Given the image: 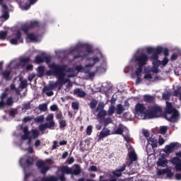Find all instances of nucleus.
<instances>
[{"instance_id": "1", "label": "nucleus", "mask_w": 181, "mask_h": 181, "mask_svg": "<svg viewBox=\"0 0 181 181\" xmlns=\"http://www.w3.org/2000/svg\"><path fill=\"white\" fill-rule=\"evenodd\" d=\"M44 62L48 65L49 70L45 72L46 76H54L57 77L59 86H63L67 83L68 80L66 78V73L67 71V65L52 63V57L44 56Z\"/></svg>"}, {"instance_id": "2", "label": "nucleus", "mask_w": 181, "mask_h": 181, "mask_svg": "<svg viewBox=\"0 0 181 181\" xmlns=\"http://www.w3.org/2000/svg\"><path fill=\"white\" fill-rule=\"evenodd\" d=\"M62 174L58 177V180L66 181V176L64 175H71V179H74L75 176H78L81 173V168L80 165H75V169L69 167V166H62L61 168Z\"/></svg>"}, {"instance_id": "3", "label": "nucleus", "mask_w": 181, "mask_h": 181, "mask_svg": "<svg viewBox=\"0 0 181 181\" xmlns=\"http://www.w3.org/2000/svg\"><path fill=\"white\" fill-rule=\"evenodd\" d=\"M146 117L148 118H158L162 115V107L159 106H151L145 112Z\"/></svg>"}, {"instance_id": "4", "label": "nucleus", "mask_w": 181, "mask_h": 181, "mask_svg": "<svg viewBox=\"0 0 181 181\" xmlns=\"http://www.w3.org/2000/svg\"><path fill=\"white\" fill-rule=\"evenodd\" d=\"M35 163V160L30 156H25L20 159V165L23 168H29Z\"/></svg>"}, {"instance_id": "5", "label": "nucleus", "mask_w": 181, "mask_h": 181, "mask_svg": "<svg viewBox=\"0 0 181 181\" xmlns=\"http://www.w3.org/2000/svg\"><path fill=\"white\" fill-rule=\"evenodd\" d=\"M176 156L171 159V163L174 165L176 172H181V152L176 153Z\"/></svg>"}, {"instance_id": "6", "label": "nucleus", "mask_w": 181, "mask_h": 181, "mask_svg": "<svg viewBox=\"0 0 181 181\" xmlns=\"http://www.w3.org/2000/svg\"><path fill=\"white\" fill-rule=\"evenodd\" d=\"M36 166L42 175H46V173H47L50 170V167L49 165H46V163H45L43 160L37 161Z\"/></svg>"}, {"instance_id": "7", "label": "nucleus", "mask_w": 181, "mask_h": 181, "mask_svg": "<svg viewBox=\"0 0 181 181\" xmlns=\"http://www.w3.org/2000/svg\"><path fill=\"white\" fill-rule=\"evenodd\" d=\"M135 61L138 63L139 66H145L148 63V55L141 54L134 57Z\"/></svg>"}, {"instance_id": "8", "label": "nucleus", "mask_w": 181, "mask_h": 181, "mask_svg": "<svg viewBox=\"0 0 181 181\" xmlns=\"http://www.w3.org/2000/svg\"><path fill=\"white\" fill-rule=\"evenodd\" d=\"M55 125L56 123L54 122H46L42 124H40L38 127V129L43 132V131H45V129H54Z\"/></svg>"}, {"instance_id": "9", "label": "nucleus", "mask_w": 181, "mask_h": 181, "mask_svg": "<svg viewBox=\"0 0 181 181\" xmlns=\"http://www.w3.org/2000/svg\"><path fill=\"white\" fill-rule=\"evenodd\" d=\"M12 71L11 70H5V71H1L0 73L2 79L5 80L6 81H11L12 80Z\"/></svg>"}, {"instance_id": "10", "label": "nucleus", "mask_w": 181, "mask_h": 181, "mask_svg": "<svg viewBox=\"0 0 181 181\" xmlns=\"http://www.w3.org/2000/svg\"><path fill=\"white\" fill-rule=\"evenodd\" d=\"M126 168L127 165L123 164L122 166L117 168L115 170L112 171V173L113 176H115L116 177H121L122 176V172H124Z\"/></svg>"}, {"instance_id": "11", "label": "nucleus", "mask_w": 181, "mask_h": 181, "mask_svg": "<svg viewBox=\"0 0 181 181\" xmlns=\"http://www.w3.org/2000/svg\"><path fill=\"white\" fill-rule=\"evenodd\" d=\"M8 6L6 5H3V8L1 10V19L5 22L9 19V11H8Z\"/></svg>"}, {"instance_id": "12", "label": "nucleus", "mask_w": 181, "mask_h": 181, "mask_svg": "<svg viewBox=\"0 0 181 181\" xmlns=\"http://www.w3.org/2000/svg\"><path fill=\"white\" fill-rule=\"evenodd\" d=\"M171 114L172 115L170 117H168V115H165V119H167V121H169V122H175V120L179 118V111L175 109V110H173V112Z\"/></svg>"}, {"instance_id": "13", "label": "nucleus", "mask_w": 181, "mask_h": 181, "mask_svg": "<svg viewBox=\"0 0 181 181\" xmlns=\"http://www.w3.org/2000/svg\"><path fill=\"white\" fill-rule=\"evenodd\" d=\"M146 107L144 103H137L135 106V112L136 114H145Z\"/></svg>"}, {"instance_id": "14", "label": "nucleus", "mask_w": 181, "mask_h": 181, "mask_svg": "<svg viewBox=\"0 0 181 181\" xmlns=\"http://www.w3.org/2000/svg\"><path fill=\"white\" fill-rule=\"evenodd\" d=\"M177 145H179L177 143H171L170 145L165 146L164 152L165 153H172Z\"/></svg>"}, {"instance_id": "15", "label": "nucleus", "mask_w": 181, "mask_h": 181, "mask_svg": "<svg viewBox=\"0 0 181 181\" xmlns=\"http://www.w3.org/2000/svg\"><path fill=\"white\" fill-rule=\"evenodd\" d=\"M175 108L173 107V105L170 102H166V106L165 108L164 117L168 115V114H172L173 111H175Z\"/></svg>"}, {"instance_id": "16", "label": "nucleus", "mask_w": 181, "mask_h": 181, "mask_svg": "<svg viewBox=\"0 0 181 181\" xmlns=\"http://www.w3.org/2000/svg\"><path fill=\"white\" fill-rule=\"evenodd\" d=\"M109 135H111V131L107 127H104L100 132L98 139H103V138H107Z\"/></svg>"}, {"instance_id": "17", "label": "nucleus", "mask_w": 181, "mask_h": 181, "mask_svg": "<svg viewBox=\"0 0 181 181\" xmlns=\"http://www.w3.org/2000/svg\"><path fill=\"white\" fill-rule=\"evenodd\" d=\"M74 95H77V97H79L80 98H84L86 95H87V93L86 91L83 90L81 88H76L74 90Z\"/></svg>"}, {"instance_id": "18", "label": "nucleus", "mask_w": 181, "mask_h": 181, "mask_svg": "<svg viewBox=\"0 0 181 181\" xmlns=\"http://www.w3.org/2000/svg\"><path fill=\"white\" fill-rule=\"evenodd\" d=\"M57 86H59L57 82L51 83L49 84V86H45L42 91H50L52 90H54V88H57Z\"/></svg>"}, {"instance_id": "19", "label": "nucleus", "mask_w": 181, "mask_h": 181, "mask_svg": "<svg viewBox=\"0 0 181 181\" xmlns=\"http://www.w3.org/2000/svg\"><path fill=\"white\" fill-rule=\"evenodd\" d=\"M162 53V47H158L156 48V52L151 55V58L153 60H158L159 59V54Z\"/></svg>"}, {"instance_id": "20", "label": "nucleus", "mask_w": 181, "mask_h": 181, "mask_svg": "<svg viewBox=\"0 0 181 181\" xmlns=\"http://www.w3.org/2000/svg\"><path fill=\"white\" fill-rule=\"evenodd\" d=\"M22 32H24L25 35L29 34V30H30V25H29V23H26L25 24H23L21 28Z\"/></svg>"}, {"instance_id": "21", "label": "nucleus", "mask_w": 181, "mask_h": 181, "mask_svg": "<svg viewBox=\"0 0 181 181\" xmlns=\"http://www.w3.org/2000/svg\"><path fill=\"white\" fill-rule=\"evenodd\" d=\"M100 122L103 123L104 127H108L110 124H112V118L103 117V119H100Z\"/></svg>"}, {"instance_id": "22", "label": "nucleus", "mask_w": 181, "mask_h": 181, "mask_svg": "<svg viewBox=\"0 0 181 181\" xmlns=\"http://www.w3.org/2000/svg\"><path fill=\"white\" fill-rule=\"evenodd\" d=\"M144 103H149L150 104H151L152 103H153V101H155V97L151 95H144Z\"/></svg>"}, {"instance_id": "23", "label": "nucleus", "mask_w": 181, "mask_h": 181, "mask_svg": "<svg viewBox=\"0 0 181 181\" xmlns=\"http://www.w3.org/2000/svg\"><path fill=\"white\" fill-rule=\"evenodd\" d=\"M129 159L131 162H136L138 160V156H136L135 151H130L129 153Z\"/></svg>"}, {"instance_id": "24", "label": "nucleus", "mask_w": 181, "mask_h": 181, "mask_svg": "<svg viewBox=\"0 0 181 181\" xmlns=\"http://www.w3.org/2000/svg\"><path fill=\"white\" fill-rule=\"evenodd\" d=\"M148 142H151V146L153 149H155V148H158V140L153 137H150L148 139Z\"/></svg>"}, {"instance_id": "25", "label": "nucleus", "mask_w": 181, "mask_h": 181, "mask_svg": "<svg viewBox=\"0 0 181 181\" xmlns=\"http://www.w3.org/2000/svg\"><path fill=\"white\" fill-rule=\"evenodd\" d=\"M28 25L31 29H33L35 28H39V26H40V23L37 21H32L28 23Z\"/></svg>"}, {"instance_id": "26", "label": "nucleus", "mask_w": 181, "mask_h": 181, "mask_svg": "<svg viewBox=\"0 0 181 181\" xmlns=\"http://www.w3.org/2000/svg\"><path fill=\"white\" fill-rule=\"evenodd\" d=\"M27 37L28 40H30V42L35 43L37 42V37H36L33 33L27 34Z\"/></svg>"}, {"instance_id": "27", "label": "nucleus", "mask_w": 181, "mask_h": 181, "mask_svg": "<svg viewBox=\"0 0 181 181\" xmlns=\"http://www.w3.org/2000/svg\"><path fill=\"white\" fill-rule=\"evenodd\" d=\"M124 110H125L124 109V106H122V104L117 105L116 114H117V115H121V114H122Z\"/></svg>"}, {"instance_id": "28", "label": "nucleus", "mask_w": 181, "mask_h": 181, "mask_svg": "<svg viewBox=\"0 0 181 181\" xmlns=\"http://www.w3.org/2000/svg\"><path fill=\"white\" fill-rule=\"evenodd\" d=\"M45 56L42 55H37L35 57V62L37 63V64H40V63H44L45 62Z\"/></svg>"}, {"instance_id": "29", "label": "nucleus", "mask_w": 181, "mask_h": 181, "mask_svg": "<svg viewBox=\"0 0 181 181\" xmlns=\"http://www.w3.org/2000/svg\"><path fill=\"white\" fill-rule=\"evenodd\" d=\"M45 68L43 66H40L37 68V71H38V77H43L45 76Z\"/></svg>"}, {"instance_id": "30", "label": "nucleus", "mask_w": 181, "mask_h": 181, "mask_svg": "<svg viewBox=\"0 0 181 181\" xmlns=\"http://www.w3.org/2000/svg\"><path fill=\"white\" fill-rule=\"evenodd\" d=\"M94 64H88L83 67V73H86V74H88V73L90 72L91 70V67H93Z\"/></svg>"}, {"instance_id": "31", "label": "nucleus", "mask_w": 181, "mask_h": 181, "mask_svg": "<svg viewBox=\"0 0 181 181\" xmlns=\"http://www.w3.org/2000/svg\"><path fill=\"white\" fill-rule=\"evenodd\" d=\"M181 93V86H177V89L173 91V93H172V95H173V97H179V95L180 96V93Z\"/></svg>"}, {"instance_id": "32", "label": "nucleus", "mask_w": 181, "mask_h": 181, "mask_svg": "<svg viewBox=\"0 0 181 181\" xmlns=\"http://www.w3.org/2000/svg\"><path fill=\"white\" fill-rule=\"evenodd\" d=\"M104 107H105L104 103L100 102L98 105V107L95 110V112H98L99 111L104 110Z\"/></svg>"}, {"instance_id": "33", "label": "nucleus", "mask_w": 181, "mask_h": 181, "mask_svg": "<svg viewBox=\"0 0 181 181\" xmlns=\"http://www.w3.org/2000/svg\"><path fill=\"white\" fill-rule=\"evenodd\" d=\"M115 112V106L114 105H111L109 107V109L107 110V115H112Z\"/></svg>"}, {"instance_id": "34", "label": "nucleus", "mask_w": 181, "mask_h": 181, "mask_svg": "<svg viewBox=\"0 0 181 181\" xmlns=\"http://www.w3.org/2000/svg\"><path fill=\"white\" fill-rule=\"evenodd\" d=\"M105 115H107V111L105 110L98 111V117L100 118V119L105 118Z\"/></svg>"}, {"instance_id": "35", "label": "nucleus", "mask_w": 181, "mask_h": 181, "mask_svg": "<svg viewBox=\"0 0 181 181\" xmlns=\"http://www.w3.org/2000/svg\"><path fill=\"white\" fill-rule=\"evenodd\" d=\"M15 38L17 39L18 42H23V39L22 38V33H21L20 30H18L16 32Z\"/></svg>"}, {"instance_id": "36", "label": "nucleus", "mask_w": 181, "mask_h": 181, "mask_svg": "<svg viewBox=\"0 0 181 181\" xmlns=\"http://www.w3.org/2000/svg\"><path fill=\"white\" fill-rule=\"evenodd\" d=\"M115 135H122L124 134V128L121 126H119L115 131Z\"/></svg>"}, {"instance_id": "37", "label": "nucleus", "mask_w": 181, "mask_h": 181, "mask_svg": "<svg viewBox=\"0 0 181 181\" xmlns=\"http://www.w3.org/2000/svg\"><path fill=\"white\" fill-rule=\"evenodd\" d=\"M8 36V31H0V40H5Z\"/></svg>"}, {"instance_id": "38", "label": "nucleus", "mask_w": 181, "mask_h": 181, "mask_svg": "<svg viewBox=\"0 0 181 181\" xmlns=\"http://www.w3.org/2000/svg\"><path fill=\"white\" fill-rule=\"evenodd\" d=\"M98 104V102L96 100H93L90 103L89 106L91 110H94L95 107H97V105Z\"/></svg>"}, {"instance_id": "39", "label": "nucleus", "mask_w": 181, "mask_h": 181, "mask_svg": "<svg viewBox=\"0 0 181 181\" xmlns=\"http://www.w3.org/2000/svg\"><path fill=\"white\" fill-rule=\"evenodd\" d=\"M7 91H9V88H6L5 92H4L1 94V97H0L1 100H4V101H5V98H6V97H8V92Z\"/></svg>"}, {"instance_id": "40", "label": "nucleus", "mask_w": 181, "mask_h": 181, "mask_svg": "<svg viewBox=\"0 0 181 181\" xmlns=\"http://www.w3.org/2000/svg\"><path fill=\"white\" fill-rule=\"evenodd\" d=\"M40 111H47V104L46 103H43V104H41V105H39V107H38Z\"/></svg>"}, {"instance_id": "41", "label": "nucleus", "mask_w": 181, "mask_h": 181, "mask_svg": "<svg viewBox=\"0 0 181 181\" xmlns=\"http://www.w3.org/2000/svg\"><path fill=\"white\" fill-rule=\"evenodd\" d=\"M32 132V135H33V139H36V138H39V131L38 130H36V129H33L31 131Z\"/></svg>"}, {"instance_id": "42", "label": "nucleus", "mask_w": 181, "mask_h": 181, "mask_svg": "<svg viewBox=\"0 0 181 181\" xmlns=\"http://www.w3.org/2000/svg\"><path fill=\"white\" fill-rule=\"evenodd\" d=\"M30 132L24 133V135L21 136V139L23 141H26L27 139H29V138H32L31 136H30Z\"/></svg>"}, {"instance_id": "43", "label": "nucleus", "mask_w": 181, "mask_h": 181, "mask_svg": "<svg viewBox=\"0 0 181 181\" xmlns=\"http://www.w3.org/2000/svg\"><path fill=\"white\" fill-rule=\"evenodd\" d=\"M54 117V116L53 115V114H49L47 116L45 119L46 121H47V122H54V121L53 120Z\"/></svg>"}, {"instance_id": "44", "label": "nucleus", "mask_w": 181, "mask_h": 181, "mask_svg": "<svg viewBox=\"0 0 181 181\" xmlns=\"http://www.w3.org/2000/svg\"><path fill=\"white\" fill-rule=\"evenodd\" d=\"M5 103H6V105L12 107V105H13V100H12V98H8Z\"/></svg>"}, {"instance_id": "45", "label": "nucleus", "mask_w": 181, "mask_h": 181, "mask_svg": "<svg viewBox=\"0 0 181 181\" xmlns=\"http://www.w3.org/2000/svg\"><path fill=\"white\" fill-rule=\"evenodd\" d=\"M153 66L159 67L162 64V61L159 59H154L152 63Z\"/></svg>"}, {"instance_id": "46", "label": "nucleus", "mask_w": 181, "mask_h": 181, "mask_svg": "<svg viewBox=\"0 0 181 181\" xmlns=\"http://www.w3.org/2000/svg\"><path fill=\"white\" fill-rule=\"evenodd\" d=\"M142 67L143 66H139V68L136 70V75L137 77L141 76V74H142Z\"/></svg>"}, {"instance_id": "47", "label": "nucleus", "mask_w": 181, "mask_h": 181, "mask_svg": "<svg viewBox=\"0 0 181 181\" xmlns=\"http://www.w3.org/2000/svg\"><path fill=\"white\" fill-rule=\"evenodd\" d=\"M76 46H91V44L88 43V42H83L81 41H78Z\"/></svg>"}, {"instance_id": "48", "label": "nucleus", "mask_w": 181, "mask_h": 181, "mask_svg": "<svg viewBox=\"0 0 181 181\" xmlns=\"http://www.w3.org/2000/svg\"><path fill=\"white\" fill-rule=\"evenodd\" d=\"M67 127V123L66 122V120L62 119L59 122V128L62 129V128H64Z\"/></svg>"}, {"instance_id": "49", "label": "nucleus", "mask_w": 181, "mask_h": 181, "mask_svg": "<svg viewBox=\"0 0 181 181\" xmlns=\"http://www.w3.org/2000/svg\"><path fill=\"white\" fill-rule=\"evenodd\" d=\"M92 132H93V126L91 125L88 126V127L86 128V135L90 136L91 135Z\"/></svg>"}, {"instance_id": "50", "label": "nucleus", "mask_w": 181, "mask_h": 181, "mask_svg": "<svg viewBox=\"0 0 181 181\" xmlns=\"http://www.w3.org/2000/svg\"><path fill=\"white\" fill-rule=\"evenodd\" d=\"M160 134H165L166 132H168V127L163 126L160 127Z\"/></svg>"}, {"instance_id": "51", "label": "nucleus", "mask_w": 181, "mask_h": 181, "mask_svg": "<svg viewBox=\"0 0 181 181\" xmlns=\"http://www.w3.org/2000/svg\"><path fill=\"white\" fill-rule=\"evenodd\" d=\"M157 165H158V166H165V165H166V160L160 159L157 162Z\"/></svg>"}, {"instance_id": "52", "label": "nucleus", "mask_w": 181, "mask_h": 181, "mask_svg": "<svg viewBox=\"0 0 181 181\" xmlns=\"http://www.w3.org/2000/svg\"><path fill=\"white\" fill-rule=\"evenodd\" d=\"M151 71L153 73H154L155 74H158V73H159V66H155L153 65L152 68H151Z\"/></svg>"}, {"instance_id": "53", "label": "nucleus", "mask_w": 181, "mask_h": 181, "mask_svg": "<svg viewBox=\"0 0 181 181\" xmlns=\"http://www.w3.org/2000/svg\"><path fill=\"white\" fill-rule=\"evenodd\" d=\"M90 60H93V63L92 64H93V66H94V64L99 63L100 58L98 57H93L90 58Z\"/></svg>"}, {"instance_id": "54", "label": "nucleus", "mask_w": 181, "mask_h": 181, "mask_svg": "<svg viewBox=\"0 0 181 181\" xmlns=\"http://www.w3.org/2000/svg\"><path fill=\"white\" fill-rule=\"evenodd\" d=\"M155 52H156V49H155L153 47H148L147 48V53H148V54H152Z\"/></svg>"}, {"instance_id": "55", "label": "nucleus", "mask_w": 181, "mask_h": 181, "mask_svg": "<svg viewBox=\"0 0 181 181\" xmlns=\"http://www.w3.org/2000/svg\"><path fill=\"white\" fill-rule=\"evenodd\" d=\"M55 117L57 119H63V112H62V111L58 112L55 115Z\"/></svg>"}, {"instance_id": "56", "label": "nucleus", "mask_w": 181, "mask_h": 181, "mask_svg": "<svg viewBox=\"0 0 181 181\" xmlns=\"http://www.w3.org/2000/svg\"><path fill=\"white\" fill-rule=\"evenodd\" d=\"M162 53L165 57H168L169 56V49L168 48H162Z\"/></svg>"}, {"instance_id": "57", "label": "nucleus", "mask_w": 181, "mask_h": 181, "mask_svg": "<svg viewBox=\"0 0 181 181\" xmlns=\"http://www.w3.org/2000/svg\"><path fill=\"white\" fill-rule=\"evenodd\" d=\"M168 63H169V59L166 57H165L163 61H161V64L162 66H166Z\"/></svg>"}, {"instance_id": "58", "label": "nucleus", "mask_w": 181, "mask_h": 181, "mask_svg": "<svg viewBox=\"0 0 181 181\" xmlns=\"http://www.w3.org/2000/svg\"><path fill=\"white\" fill-rule=\"evenodd\" d=\"M23 110H30V103L23 104Z\"/></svg>"}, {"instance_id": "59", "label": "nucleus", "mask_w": 181, "mask_h": 181, "mask_svg": "<svg viewBox=\"0 0 181 181\" xmlns=\"http://www.w3.org/2000/svg\"><path fill=\"white\" fill-rule=\"evenodd\" d=\"M29 62H30V58H29V57L23 58L21 59V62L24 63V64L29 63Z\"/></svg>"}, {"instance_id": "60", "label": "nucleus", "mask_w": 181, "mask_h": 181, "mask_svg": "<svg viewBox=\"0 0 181 181\" xmlns=\"http://www.w3.org/2000/svg\"><path fill=\"white\" fill-rule=\"evenodd\" d=\"M27 86H28V82L26 81H22L21 82V85H20L21 88H26Z\"/></svg>"}, {"instance_id": "61", "label": "nucleus", "mask_w": 181, "mask_h": 181, "mask_svg": "<svg viewBox=\"0 0 181 181\" xmlns=\"http://www.w3.org/2000/svg\"><path fill=\"white\" fill-rule=\"evenodd\" d=\"M37 122H43L45 121V116L40 115L36 118Z\"/></svg>"}, {"instance_id": "62", "label": "nucleus", "mask_w": 181, "mask_h": 181, "mask_svg": "<svg viewBox=\"0 0 181 181\" xmlns=\"http://www.w3.org/2000/svg\"><path fill=\"white\" fill-rule=\"evenodd\" d=\"M71 107L73 110H78V103L73 102L71 104Z\"/></svg>"}, {"instance_id": "63", "label": "nucleus", "mask_w": 181, "mask_h": 181, "mask_svg": "<svg viewBox=\"0 0 181 181\" xmlns=\"http://www.w3.org/2000/svg\"><path fill=\"white\" fill-rule=\"evenodd\" d=\"M30 5H32L30 3H25L23 6V8L25 9V11H28V9H29L30 8Z\"/></svg>"}, {"instance_id": "64", "label": "nucleus", "mask_w": 181, "mask_h": 181, "mask_svg": "<svg viewBox=\"0 0 181 181\" xmlns=\"http://www.w3.org/2000/svg\"><path fill=\"white\" fill-rule=\"evenodd\" d=\"M18 40L16 38H12L10 40V43L11 45H18Z\"/></svg>"}]
</instances>
